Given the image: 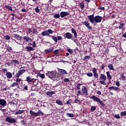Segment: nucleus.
I'll list each match as a JSON object with an SVG mask.
<instances>
[{
  "label": "nucleus",
  "instance_id": "nucleus-1",
  "mask_svg": "<svg viewBox=\"0 0 126 126\" xmlns=\"http://www.w3.org/2000/svg\"><path fill=\"white\" fill-rule=\"evenodd\" d=\"M88 18L90 20L91 23H100L102 21L103 18L100 16H95L94 17V14L89 15L88 16Z\"/></svg>",
  "mask_w": 126,
  "mask_h": 126
},
{
  "label": "nucleus",
  "instance_id": "nucleus-2",
  "mask_svg": "<svg viewBox=\"0 0 126 126\" xmlns=\"http://www.w3.org/2000/svg\"><path fill=\"white\" fill-rule=\"evenodd\" d=\"M91 99H93V100L94 101V102H96V103H98L101 106V107H103V108L105 107V103H104V102H103V100H101L100 99L99 97H97V96L95 95H92L91 96Z\"/></svg>",
  "mask_w": 126,
  "mask_h": 126
},
{
  "label": "nucleus",
  "instance_id": "nucleus-3",
  "mask_svg": "<svg viewBox=\"0 0 126 126\" xmlns=\"http://www.w3.org/2000/svg\"><path fill=\"white\" fill-rule=\"evenodd\" d=\"M30 113L31 116H32V117H34V118H36V117H39V116H44V113H43L41 110H38L37 112H36L31 110L30 111Z\"/></svg>",
  "mask_w": 126,
  "mask_h": 126
},
{
  "label": "nucleus",
  "instance_id": "nucleus-4",
  "mask_svg": "<svg viewBox=\"0 0 126 126\" xmlns=\"http://www.w3.org/2000/svg\"><path fill=\"white\" fill-rule=\"evenodd\" d=\"M46 75L48 76L50 79H52L53 80H56L57 79V75L56 74V72L55 71H49L46 74Z\"/></svg>",
  "mask_w": 126,
  "mask_h": 126
},
{
  "label": "nucleus",
  "instance_id": "nucleus-5",
  "mask_svg": "<svg viewBox=\"0 0 126 126\" xmlns=\"http://www.w3.org/2000/svg\"><path fill=\"white\" fill-rule=\"evenodd\" d=\"M5 122H7V123H9L10 124H16V122H17V119L11 117L7 116L6 119H5Z\"/></svg>",
  "mask_w": 126,
  "mask_h": 126
},
{
  "label": "nucleus",
  "instance_id": "nucleus-6",
  "mask_svg": "<svg viewBox=\"0 0 126 126\" xmlns=\"http://www.w3.org/2000/svg\"><path fill=\"white\" fill-rule=\"evenodd\" d=\"M107 80V76L104 75L103 74H100L99 76V80H101L99 81L100 84H103V85H106V80Z\"/></svg>",
  "mask_w": 126,
  "mask_h": 126
},
{
  "label": "nucleus",
  "instance_id": "nucleus-7",
  "mask_svg": "<svg viewBox=\"0 0 126 126\" xmlns=\"http://www.w3.org/2000/svg\"><path fill=\"white\" fill-rule=\"evenodd\" d=\"M54 32L52 29H48L47 31H44L41 32V35L45 36H50V34H53Z\"/></svg>",
  "mask_w": 126,
  "mask_h": 126
},
{
  "label": "nucleus",
  "instance_id": "nucleus-8",
  "mask_svg": "<svg viewBox=\"0 0 126 126\" xmlns=\"http://www.w3.org/2000/svg\"><path fill=\"white\" fill-rule=\"evenodd\" d=\"M1 71H3V72H6V76L7 77V78H12V73H11L10 72H7V69L3 68L1 70Z\"/></svg>",
  "mask_w": 126,
  "mask_h": 126
},
{
  "label": "nucleus",
  "instance_id": "nucleus-9",
  "mask_svg": "<svg viewBox=\"0 0 126 126\" xmlns=\"http://www.w3.org/2000/svg\"><path fill=\"white\" fill-rule=\"evenodd\" d=\"M25 71H26V69H20L18 72H17L15 75V77H20L21 75H22L23 73H25Z\"/></svg>",
  "mask_w": 126,
  "mask_h": 126
},
{
  "label": "nucleus",
  "instance_id": "nucleus-10",
  "mask_svg": "<svg viewBox=\"0 0 126 126\" xmlns=\"http://www.w3.org/2000/svg\"><path fill=\"white\" fill-rule=\"evenodd\" d=\"M82 95L84 96H87L88 95V90L87 88L85 87H84L81 89Z\"/></svg>",
  "mask_w": 126,
  "mask_h": 126
},
{
  "label": "nucleus",
  "instance_id": "nucleus-11",
  "mask_svg": "<svg viewBox=\"0 0 126 126\" xmlns=\"http://www.w3.org/2000/svg\"><path fill=\"white\" fill-rule=\"evenodd\" d=\"M83 25H85L86 27H87V29L89 30H92L93 28L91 26H90V23H88V22L84 21L82 23Z\"/></svg>",
  "mask_w": 126,
  "mask_h": 126
},
{
  "label": "nucleus",
  "instance_id": "nucleus-12",
  "mask_svg": "<svg viewBox=\"0 0 126 126\" xmlns=\"http://www.w3.org/2000/svg\"><path fill=\"white\" fill-rule=\"evenodd\" d=\"M0 105L1 107H4V106H6L7 103H6V101L4 99H0Z\"/></svg>",
  "mask_w": 126,
  "mask_h": 126
},
{
  "label": "nucleus",
  "instance_id": "nucleus-13",
  "mask_svg": "<svg viewBox=\"0 0 126 126\" xmlns=\"http://www.w3.org/2000/svg\"><path fill=\"white\" fill-rule=\"evenodd\" d=\"M58 72H59L61 74H63V75H64V74H68V73H67L66 70L63 69L58 68Z\"/></svg>",
  "mask_w": 126,
  "mask_h": 126
},
{
  "label": "nucleus",
  "instance_id": "nucleus-14",
  "mask_svg": "<svg viewBox=\"0 0 126 126\" xmlns=\"http://www.w3.org/2000/svg\"><path fill=\"white\" fill-rule=\"evenodd\" d=\"M26 81H27L28 83H30V82H32L33 81H36V79L34 78H32L30 76H27L26 77Z\"/></svg>",
  "mask_w": 126,
  "mask_h": 126
},
{
  "label": "nucleus",
  "instance_id": "nucleus-15",
  "mask_svg": "<svg viewBox=\"0 0 126 126\" xmlns=\"http://www.w3.org/2000/svg\"><path fill=\"white\" fill-rule=\"evenodd\" d=\"M93 72L94 73V78H97L99 76V74H98V73H97V69H96V68H93Z\"/></svg>",
  "mask_w": 126,
  "mask_h": 126
},
{
  "label": "nucleus",
  "instance_id": "nucleus-16",
  "mask_svg": "<svg viewBox=\"0 0 126 126\" xmlns=\"http://www.w3.org/2000/svg\"><path fill=\"white\" fill-rule=\"evenodd\" d=\"M67 15H69V13L67 12L62 11L60 12V16L61 18H63V17L67 16Z\"/></svg>",
  "mask_w": 126,
  "mask_h": 126
},
{
  "label": "nucleus",
  "instance_id": "nucleus-17",
  "mask_svg": "<svg viewBox=\"0 0 126 126\" xmlns=\"http://www.w3.org/2000/svg\"><path fill=\"white\" fill-rule=\"evenodd\" d=\"M23 39L24 40V41H25L27 42H32V39L29 37V36L28 35L27 36H24Z\"/></svg>",
  "mask_w": 126,
  "mask_h": 126
},
{
  "label": "nucleus",
  "instance_id": "nucleus-18",
  "mask_svg": "<svg viewBox=\"0 0 126 126\" xmlns=\"http://www.w3.org/2000/svg\"><path fill=\"white\" fill-rule=\"evenodd\" d=\"M13 63L14 64V66H15V64H19V62L18 61L16 60H13L11 61V64H12V65H13Z\"/></svg>",
  "mask_w": 126,
  "mask_h": 126
},
{
  "label": "nucleus",
  "instance_id": "nucleus-19",
  "mask_svg": "<svg viewBox=\"0 0 126 126\" xmlns=\"http://www.w3.org/2000/svg\"><path fill=\"white\" fill-rule=\"evenodd\" d=\"M52 51H54V47H50L49 49H45L44 52L46 54H49V53H51Z\"/></svg>",
  "mask_w": 126,
  "mask_h": 126
},
{
  "label": "nucleus",
  "instance_id": "nucleus-20",
  "mask_svg": "<svg viewBox=\"0 0 126 126\" xmlns=\"http://www.w3.org/2000/svg\"><path fill=\"white\" fill-rule=\"evenodd\" d=\"M14 37L16 40H19V41H21V39L22 38V36H21L18 34H15Z\"/></svg>",
  "mask_w": 126,
  "mask_h": 126
},
{
  "label": "nucleus",
  "instance_id": "nucleus-21",
  "mask_svg": "<svg viewBox=\"0 0 126 126\" xmlns=\"http://www.w3.org/2000/svg\"><path fill=\"white\" fill-rule=\"evenodd\" d=\"M65 36L67 39H71L72 38V34L70 32H66L65 34Z\"/></svg>",
  "mask_w": 126,
  "mask_h": 126
},
{
  "label": "nucleus",
  "instance_id": "nucleus-22",
  "mask_svg": "<svg viewBox=\"0 0 126 126\" xmlns=\"http://www.w3.org/2000/svg\"><path fill=\"white\" fill-rule=\"evenodd\" d=\"M53 94H55V92L52 91H49L46 93V95L49 96V97H52Z\"/></svg>",
  "mask_w": 126,
  "mask_h": 126
},
{
  "label": "nucleus",
  "instance_id": "nucleus-23",
  "mask_svg": "<svg viewBox=\"0 0 126 126\" xmlns=\"http://www.w3.org/2000/svg\"><path fill=\"white\" fill-rule=\"evenodd\" d=\"M108 89L109 90H114L115 91H118L119 90V87H115V86H112L109 87Z\"/></svg>",
  "mask_w": 126,
  "mask_h": 126
},
{
  "label": "nucleus",
  "instance_id": "nucleus-24",
  "mask_svg": "<svg viewBox=\"0 0 126 126\" xmlns=\"http://www.w3.org/2000/svg\"><path fill=\"white\" fill-rule=\"evenodd\" d=\"M71 31L73 34H74L75 38H77V32L74 28H72Z\"/></svg>",
  "mask_w": 126,
  "mask_h": 126
},
{
  "label": "nucleus",
  "instance_id": "nucleus-25",
  "mask_svg": "<svg viewBox=\"0 0 126 126\" xmlns=\"http://www.w3.org/2000/svg\"><path fill=\"white\" fill-rule=\"evenodd\" d=\"M10 105H11V106H16V105H17V102L16 101H15V100H12L11 102H9Z\"/></svg>",
  "mask_w": 126,
  "mask_h": 126
},
{
  "label": "nucleus",
  "instance_id": "nucleus-26",
  "mask_svg": "<svg viewBox=\"0 0 126 126\" xmlns=\"http://www.w3.org/2000/svg\"><path fill=\"white\" fill-rule=\"evenodd\" d=\"M107 66L110 70H115V68H114V66L112 63H108Z\"/></svg>",
  "mask_w": 126,
  "mask_h": 126
},
{
  "label": "nucleus",
  "instance_id": "nucleus-27",
  "mask_svg": "<svg viewBox=\"0 0 126 126\" xmlns=\"http://www.w3.org/2000/svg\"><path fill=\"white\" fill-rule=\"evenodd\" d=\"M56 102L58 105H59L60 106H63V101L62 100L57 99L56 100Z\"/></svg>",
  "mask_w": 126,
  "mask_h": 126
},
{
  "label": "nucleus",
  "instance_id": "nucleus-28",
  "mask_svg": "<svg viewBox=\"0 0 126 126\" xmlns=\"http://www.w3.org/2000/svg\"><path fill=\"white\" fill-rule=\"evenodd\" d=\"M120 76H121L122 80H123V81H126V76H125V73H124L123 72L120 73Z\"/></svg>",
  "mask_w": 126,
  "mask_h": 126
},
{
  "label": "nucleus",
  "instance_id": "nucleus-29",
  "mask_svg": "<svg viewBox=\"0 0 126 126\" xmlns=\"http://www.w3.org/2000/svg\"><path fill=\"white\" fill-rule=\"evenodd\" d=\"M18 85H19V84H18V83L15 82L13 83L10 86V87L11 88L15 87L16 86H18Z\"/></svg>",
  "mask_w": 126,
  "mask_h": 126
},
{
  "label": "nucleus",
  "instance_id": "nucleus-30",
  "mask_svg": "<svg viewBox=\"0 0 126 126\" xmlns=\"http://www.w3.org/2000/svg\"><path fill=\"white\" fill-rule=\"evenodd\" d=\"M37 76H38V77H40L42 79H44V78H45V74H41V73H37Z\"/></svg>",
  "mask_w": 126,
  "mask_h": 126
},
{
  "label": "nucleus",
  "instance_id": "nucleus-31",
  "mask_svg": "<svg viewBox=\"0 0 126 126\" xmlns=\"http://www.w3.org/2000/svg\"><path fill=\"white\" fill-rule=\"evenodd\" d=\"M26 48L27 49L28 52H30L31 51L34 50V48L31 46H27Z\"/></svg>",
  "mask_w": 126,
  "mask_h": 126
},
{
  "label": "nucleus",
  "instance_id": "nucleus-32",
  "mask_svg": "<svg viewBox=\"0 0 126 126\" xmlns=\"http://www.w3.org/2000/svg\"><path fill=\"white\" fill-rule=\"evenodd\" d=\"M23 113H24V110H18L15 112V114L16 115H20L21 114H23Z\"/></svg>",
  "mask_w": 126,
  "mask_h": 126
},
{
  "label": "nucleus",
  "instance_id": "nucleus-33",
  "mask_svg": "<svg viewBox=\"0 0 126 126\" xmlns=\"http://www.w3.org/2000/svg\"><path fill=\"white\" fill-rule=\"evenodd\" d=\"M106 75L107 78L111 80V79H112V75H111V74H110V72L109 71L106 72Z\"/></svg>",
  "mask_w": 126,
  "mask_h": 126
},
{
  "label": "nucleus",
  "instance_id": "nucleus-34",
  "mask_svg": "<svg viewBox=\"0 0 126 126\" xmlns=\"http://www.w3.org/2000/svg\"><path fill=\"white\" fill-rule=\"evenodd\" d=\"M90 59H91L90 56H86L84 57L83 61H86V62H87V60H90Z\"/></svg>",
  "mask_w": 126,
  "mask_h": 126
},
{
  "label": "nucleus",
  "instance_id": "nucleus-35",
  "mask_svg": "<svg viewBox=\"0 0 126 126\" xmlns=\"http://www.w3.org/2000/svg\"><path fill=\"white\" fill-rule=\"evenodd\" d=\"M53 52L56 57H58L60 55V53H59V49L55 50Z\"/></svg>",
  "mask_w": 126,
  "mask_h": 126
},
{
  "label": "nucleus",
  "instance_id": "nucleus-36",
  "mask_svg": "<svg viewBox=\"0 0 126 126\" xmlns=\"http://www.w3.org/2000/svg\"><path fill=\"white\" fill-rule=\"evenodd\" d=\"M80 6L82 10H83V9H84V3H83V2H81L80 3Z\"/></svg>",
  "mask_w": 126,
  "mask_h": 126
},
{
  "label": "nucleus",
  "instance_id": "nucleus-37",
  "mask_svg": "<svg viewBox=\"0 0 126 126\" xmlns=\"http://www.w3.org/2000/svg\"><path fill=\"white\" fill-rule=\"evenodd\" d=\"M52 39L56 43H58V37L55 36H52Z\"/></svg>",
  "mask_w": 126,
  "mask_h": 126
},
{
  "label": "nucleus",
  "instance_id": "nucleus-38",
  "mask_svg": "<svg viewBox=\"0 0 126 126\" xmlns=\"http://www.w3.org/2000/svg\"><path fill=\"white\" fill-rule=\"evenodd\" d=\"M5 8H6L7 9H8L10 11H12V7H11V6L6 5L5 6Z\"/></svg>",
  "mask_w": 126,
  "mask_h": 126
},
{
  "label": "nucleus",
  "instance_id": "nucleus-39",
  "mask_svg": "<svg viewBox=\"0 0 126 126\" xmlns=\"http://www.w3.org/2000/svg\"><path fill=\"white\" fill-rule=\"evenodd\" d=\"M15 78H16V82H17V83L21 82L22 80L21 78H19V77H15Z\"/></svg>",
  "mask_w": 126,
  "mask_h": 126
},
{
  "label": "nucleus",
  "instance_id": "nucleus-40",
  "mask_svg": "<svg viewBox=\"0 0 126 126\" xmlns=\"http://www.w3.org/2000/svg\"><path fill=\"white\" fill-rule=\"evenodd\" d=\"M6 50H7V52H8V53H10V52H12V48H11L10 46H8L6 48Z\"/></svg>",
  "mask_w": 126,
  "mask_h": 126
},
{
  "label": "nucleus",
  "instance_id": "nucleus-41",
  "mask_svg": "<svg viewBox=\"0 0 126 126\" xmlns=\"http://www.w3.org/2000/svg\"><path fill=\"white\" fill-rule=\"evenodd\" d=\"M32 34H38V31L36 29H32Z\"/></svg>",
  "mask_w": 126,
  "mask_h": 126
},
{
  "label": "nucleus",
  "instance_id": "nucleus-42",
  "mask_svg": "<svg viewBox=\"0 0 126 126\" xmlns=\"http://www.w3.org/2000/svg\"><path fill=\"white\" fill-rule=\"evenodd\" d=\"M66 115L69 118H73V117H74V115L71 113H66Z\"/></svg>",
  "mask_w": 126,
  "mask_h": 126
},
{
  "label": "nucleus",
  "instance_id": "nucleus-43",
  "mask_svg": "<svg viewBox=\"0 0 126 126\" xmlns=\"http://www.w3.org/2000/svg\"><path fill=\"white\" fill-rule=\"evenodd\" d=\"M120 115H121V118H123V117H124V116H126V111H124V112H121Z\"/></svg>",
  "mask_w": 126,
  "mask_h": 126
},
{
  "label": "nucleus",
  "instance_id": "nucleus-44",
  "mask_svg": "<svg viewBox=\"0 0 126 126\" xmlns=\"http://www.w3.org/2000/svg\"><path fill=\"white\" fill-rule=\"evenodd\" d=\"M86 75H87V76H88L89 77H93V73H91V72H89V73H87Z\"/></svg>",
  "mask_w": 126,
  "mask_h": 126
},
{
  "label": "nucleus",
  "instance_id": "nucleus-45",
  "mask_svg": "<svg viewBox=\"0 0 126 126\" xmlns=\"http://www.w3.org/2000/svg\"><path fill=\"white\" fill-rule=\"evenodd\" d=\"M35 11L36 13H39V12H40V9H39V6H37L35 8Z\"/></svg>",
  "mask_w": 126,
  "mask_h": 126
},
{
  "label": "nucleus",
  "instance_id": "nucleus-46",
  "mask_svg": "<svg viewBox=\"0 0 126 126\" xmlns=\"http://www.w3.org/2000/svg\"><path fill=\"white\" fill-rule=\"evenodd\" d=\"M67 51H68V53H69V54H70L71 55H72V54H73V51H72V50H71V49L70 48L67 49Z\"/></svg>",
  "mask_w": 126,
  "mask_h": 126
},
{
  "label": "nucleus",
  "instance_id": "nucleus-47",
  "mask_svg": "<svg viewBox=\"0 0 126 126\" xmlns=\"http://www.w3.org/2000/svg\"><path fill=\"white\" fill-rule=\"evenodd\" d=\"M96 110V107L95 106H92L91 107V112H94Z\"/></svg>",
  "mask_w": 126,
  "mask_h": 126
},
{
  "label": "nucleus",
  "instance_id": "nucleus-48",
  "mask_svg": "<svg viewBox=\"0 0 126 126\" xmlns=\"http://www.w3.org/2000/svg\"><path fill=\"white\" fill-rule=\"evenodd\" d=\"M60 16L61 15H60L59 14H56L54 15V18H60Z\"/></svg>",
  "mask_w": 126,
  "mask_h": 126
},
{
  "label": "nucleus",
  "instance_id": "nucleus-49",
  "mask_svg": "<svg viewBox=\"0 0 126 126\" xmlns=\"http://www.w3.org/2000/svg\"><path fill=\"white\" fill-rule=\"evenodd\" d=\"M71 103V99H70L66 101V105H71V103Z\"/></svg>",
  "mask_w": 126,
  "mask_h": 126
},
{
  "label": "nucleus",
  "instance_id": "nucleus-50",
  "mask_svg": "<svg viewBox=\"0 0 126 126\" xmlns=\"http://www.w3.org/2000/svg\"><path fill=\"white\" fill-rule=\"evenodd\" d=\"M114 118L115 119H121V116H120V114H117L114 116Z\"/></svg>",
  "mask_w": 126,
  "mask_h": 126
},
{
  "label": "nucleus",
  "instance_id": "nucleus-51",
  "mask_svg": "<svg viewBox=\"0 0 126 126\" xmlns=\"http://www.w3.org/2000/svg\"><path fill=\"white\" fill-rule=\"evenodd\" d=\"M74 103H76L77 104H80V101L79 100H78V99H75L74 101Z\"/></svg>",
  "mask_w": 126,
  "mask_h": 126
},
{
  "label": "nucleus",
  "instance_id": "nucleus-52",
  "mask_svg": "<svg viewBox=\"0 0 126 126\" xmlns=\"http://www.w3.org/2000/svg\"><path fill=\"white\" fill-rule=\"evenodd\" d=\"M5 65H8V66H12V65L11 64V63H5Z\"/></svg>",
  "mask_w": 126,
  "mask_h": 126
},
{
  "label": "nucleus",
  "instance_id": "nucleus-53",
  "mask_svg": "<svg viewBox=\"0 0 126 126\" xmlns=\"http://www.w3.org/2000/svg\"><path fill=\"white\" fill-rule=\"evenodd\" d=\"M63 81H64V82H68V83H69V81H70L69 80V78H65V79H64Z\"/></svg>",
  "mask_w": 126,
  "mask_h": 126
},
{
  "label": "nucleus",
  "instance_id": "nucleus-54",
  "mask_svg": "<svg viewBox=\"0 0 126 126\" xmlns=\"http://www.w3.org/2000/svg\"><path fill=\"white\" fill-rule=\"evenodd\" d=\"M97 9H100V10H105V7H102V6H100V7H98L97 8Z\"/></svg>",
  "mask_w": 126,
  "mask_h": 126
},
{
  "label": "nucleus",
  "instance_id": "nucleus-55",
  "mask_svg": "<svg viewBox=\"0 0 126 126\" xmlns=\"http://www.w3.org/2000/svg\"><path fill=\"white\" fill-rule=\"evenodd\" d=\"M78 94H77V96H79V95H82V91H78L77 92Z\"/></svg>",
  "mask_w": 126,
  "mask_h": 126
},
{
  "label": "nucleus",
  "instance_id": "nucleus-56",
  "mask_svg": "<svg viewBox=\"0 0 126 126\" xmlns=\"http://www.w3.org/2000/svg\"><path fill=\"white\" fill-rule=\"evenodd\" d=\"M4 38H5L6 40H9V39H10V37L9 35H5L4 36Z\"/></svg>",
  "mask_w": 126,
  "mask_h": 126
},
{
  "label": "nucleus",
  "instance_id": "nucleus-57",
  "mask_svg": "<svg viewBox=\"0 0 126 126\" xmlns=\"http://www.w3.org/2000/svg\"><path fill=\"white\" fill-rule=\"evenodd\" d=\"M116 85L117 87H120V81H117L116 83Z\"/></svg>",
  "mask_w": 126,
  "mask_h": 126
},
{
  "label": "nucleus",
  "instance_id": "nucleus-58",
  "mask_svg": "<svg viewBox=\"0 0 126 126\" xmlns=\"http://www.w3.org/2000/svg\"><path fill=\"white\" fill-rule=\"evenodd\" d=\"M62 39H63V38L62 37V36H57V39L58 40V41L62 40Z\"/></svg>",
  "mask_w": 126,
  "mask_h": 126
},
{
  "label": "nucleus",
  "instance_id": "nucleus-59",
  "mask_svg": "<svg viewBox=\"0 0 126 126\" xmlns=\"http://www.w3.org/2000/svg\"><path fill=\"white\" fill-rule=\"evenodd\" d=\"M120 25H121L124 27V26H125V25H126V24H125V23H124L123 22H121L120 23Z\"/></svg>",
  "mask_w": 126,
  "mask_h": 126
},
{
  "label": "nucleus",
  "instance_id": "nucleus-60",
  "mask_svg": "<svg viewBox=\"0 0 126 126\" xmlns=\"http://www.w3.org/2000/svg\"><path fill=\"white\" fill-rule=\"evenodd\" d=\"M32 47L33 48H35V47H36V42L35 41H33V42H32Z\"/></svg>",
  "mask_w": 126,
  "mask_h": 126
},
{
  "label": "nucleus",
  "instance_id": "nucleus-61",
  "mask_svg": "<svg viewBox=\"0 0 126 126\" xmlns=\"http://www.w3.org/2000/svg\"><path fill=\"white\" fill-rule=\"evenodd\" d=\"M21 123L22 125H23V126H25V121H24V120H22L21 121Z\"/></svg>",
  "mask_w": 126,
  "mask_h": 126
},
{
  "label": "nucleus",
  "instance_id": "nucleus-62",
  "mask_svg": "<svg viewBox=\"0 0 126 126\" xmlns=\"http://www.w3.org/2000/svg\"><path fill=\"white\" fill-rule=\"evenodd\" d=\"M105 52L106 54H109V49L107 48V49H105Z\"/></svg>",
  "mask_w": 126,
  "mask_h": 126
},
{
  "label": "nucleus",
  "instance_id": "nucleus-63",
  "mask_svg": "<svg viewBox=\"0 0 126 126\" xmlns=\"http://www.w3.org/2000/svg\"><path fill=\"white\" fill-rule=\"evenodd\" d=\"M119 29H124V27H123L122 26H121V25L119 26L118 27Z\"/></svg>",
  "mask_w": 126,
  "mask_h": 126
},
{
  "label": "nucleus",
  "instance_id": "nucleus-64",
  "mask_svg": "<svg viewBox=\"0 0 126 126\" xmlns=\"http://www.w3.org/2000/svg\"><path fill=\"white\" fill-rule=\"evenodd\" d=\"M122 37H124V38H126V32L122 35Z\"/></svg>",
  "mask_w": 126,
  "mask_h": 126
}]
</instances>
